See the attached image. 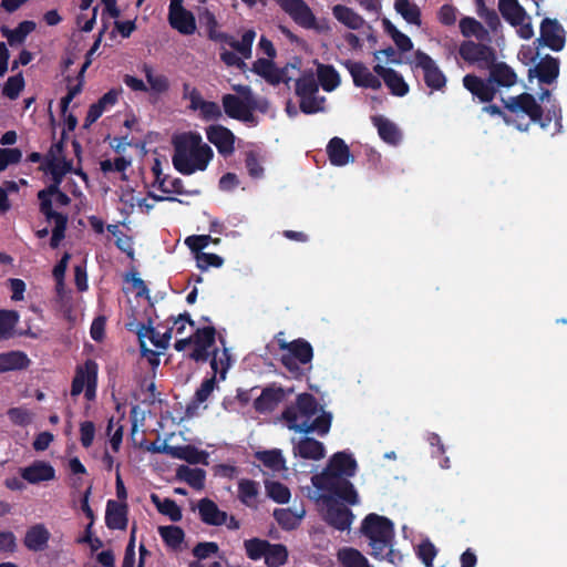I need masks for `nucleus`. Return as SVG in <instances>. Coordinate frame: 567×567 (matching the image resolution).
<instances>
[{
	"label": "nucleus",
	"mask_w": 567,
	"mask_h": 567,
	"mask_svg": "<svg viewBox=\"0 0 567 567\" xmlns=\"http://www.w3.org/2000/svg\"><path fill=\"white\" fill-rule=\"evenodd\" d=\"M281 420L289 430L297 433H316L324 436L330 431L332 414L324 411L311 393L303 392L297 395L293 403L285 408Z\"/></svg>",
	"instance_id": "f257e3e1"
},
{
	"label": "nucleus",
	"mask_w": 567,
	"mask_h": 567,
	"mask_svg": "<svg viewBox=\"0 0 567 567\" xmlns=\"http://www.w3.org/2000/svg\"><path fill=\"white\" fill-rule=\"evenodd\" d=\"M214 157L213 148L203 143L198 132L183 133L174 138L173 165L183 175L205 171Z\"/></svg>",
	"instance_id": "f03ea898"
},
{
	"label": "nucleus",
	"mask_w": 567,
	"mask_h": 567,
	"mask_svg": "<svg viewBox=\"0 0 567 567\" xmlns=\"http://www.w3.org/2000/svg\"><path fill=\"white\" fill-rule=\"evenodd\" d=\"M361 533L370 540L371 555L374 558H386L394 564V551L392 549L394 524L391 519L370 513L361 523Z\"/></svg>",
	"instance_id": "7ed1b4c3"
},
{
	"label": "nucleus",
	"mask_w": 567,
	"mask_h": 567,
	"mask_svg": "<svg viewBox=\"0 0 567 567\" xmlns=\"http://www.w3.org/2000/svg\"><path fill=\"white\" fill-rule=\"evenodd\" d=\"M236 94H225L221 97L223 109L230 118L241 121L244 123H256L254 115L255 107L252 101V91L248 85H234Z\"/></svg>",
	"instance_id": "20e7f679"
},
{
	"label": "nucleus",
	"mask_w": 567,
	"mask_h": 567,
	"mask_svg": "<svg viewBox=\"0 0 567 567\" xmlns=\"http://www.w3.org/2000/svg\"><path fill=\"white\" fill-rule=\"evenodd\" d=\"M348 478L336 474L319 473L311 477V482L319 491L328 492L329 496H334L349 505H355L359 502L358 493Z\"/></svg>",
	"instance_id": "39448f33"
},
{
	"label": "nucleus",
	"mask_w": 567,
	"mask_h": 567,
	"mask_svg": "<svg viewBox=\"0 0 567 567\" xmlns=\"http://www.w3.org/2000/svg\"><path fill=\"white\" fill-rule=\"evenodd\" d=\"M99 365L94 360L87 359L84 364L78 365L71 384V395L78 396L84 391L87 400L96 394Z\"/></svg>",
	"instance_id": "423d86ee"
},
{
	"label": "nucleus",
	"mask_w": 567,
	"mask_h": 567,
	"mask_svg": "<svg viewBox=\"0 0 567 567\" xmlns=\"http://www.w3.org/2000/svg\"><path fill=\"white\" fill-rule=\"evenodd\" d=\"M412 69L423 72L425 85L433 91H442L446 86L447 79L436 62L424 51L416 50L411 63Z\"/></svg>",
	"instance_id": "0eeeda50"
},
{
	"label": "nucleus",
	"mask_w": 567,
	"mask_h": 567,
	"mask_svg": "<svg viewBox=\"0 0 567 567\" xmlns=\"http://www.w3.org/2000/svg\"><path fill=\"white\" fill-rule=\"evenodd\" d=\"M458 54L465 62L475 64L480 70H488L497 59L494 48L471 40L460 45Z\"/></svg>",
	"instance_id": "6e6552de"
},
{
	"label": "nucleus",
	"mask_w": 567,
	"mask_h": 567,
	"mask_svg": "<svg viewBox=\"0 0 567 567\" xmlns=\"http://www.w3.org/2000/svg\"><path fill=\"white\" fill-rule=\"evenodd\" d=\"M535 42L559 52L566 44V30L557 19L544 18L539 27V38Z\"/></svg>",
	"instance_id": "1a4fd4ad"
},
{
	"label": "nucleus",
	"mask_w": 567,
	"mask_h": 567,
	"mask_svg": "<svg viewBox=\"0 0 567 567\" xmlns=\"http://www.w3.org/2000/svg\"><path fill=\"white\" fill-rule=\"evenodd\" d=\"M504 107L512 113L523 112L528 115L530 121L534 123H539L542 127H545L547 124L544 123L543 120V107L537 103L534 95L530 93H520L516 96H509L508 99H502Z\"/></svg>",
	"instance_id": "9d476101"
},
{
	"label": "nucleus",
	"mask_w": 567,
	"mask_h": 567,
	"mask_svg": "<svg viewBox=\"0 0 567 567\" xmlns=\"http://www.w3.org/2000/svg\"><path fill=\"white\" fill-rule=\"evenodd\" d=\"M276 3L301 28L322 31L316 16L303 0H275Z\"/></svg>",
	"instance_id": "9b49d317"
},
{
	"label": "nucleus",
	"mask_w": 567,
	"mask_h": 567,
	"mask_svg": "<svg viewBox=\"0 0 567 567\" xmlns=\"http://www.w3.org/2000/svg\"><path fill=\"white\" fill-rule=\"evenodd\" d=\"M323 501L326 503L323 520L337 530H348L354 518L352 511L331 496H324Z\"/></svg>",
	"instance_id": "f8f14e48"
},
{
	"label": "nucleus",
	"mask_w": 567,
	"mask_h": 567,
	"mask_svg": "<svg viewBox=\"0 0 567 567\" xmlns=\"http://www.w3.org/2000/svg\"><path fill=\"white\" fill-rule=\"evenodd\" d=\"M192 344L194 346L188 358L195 362H206L210 358L213 348L216 342V329L213 326L197 328L193 336H190Z\"/></svg>",
	"instance_id": "ddd939ff"
},
{
	"label": "nucleus",
	"mask_w": 567,
	"mask_h": 567,
	"mask_svg": "<svg viewBox=\"0 0 567 567\" xmlns=\"http://www.w3.org/2000/svg\"><path fill=\"white\" fill-rule=\"evenodd\" d=\"M169 25L184 35H192L196 31V19L192 11L184 7V0H171L168 6Z\"/></svg>",
	"instance_id": "4468645a"
},
{
	"label": "nucleus",
	"mask_w": 567,
	"mask_h": 567,
	"mask_svg": "<svg viewBox=\"0 0 567 567\" xmlns=\"http://www.w3.org/2000/svg\"><path fill=\"white\" fill-rule=\"evenodd\" d=\"M206 137L209 143L215 145L218 153L228 157L235 152V134L221 124H213L206 127Z\"/></svg>",
	"instance_id": "2eb2a0df"
},
{
	"label": "nucleus",
	"mask_w": 567,
	"mask_h": 567,
	"mask_svg": "<svg viewBox=\"0 0 567 567\" xmlns=\"http://www.w3.org/2000/svg\"><path fill=\"white\" fill-rule=\"evenodd\" d=\"M462 82L463 86L481 103H491L498 91L488 76L487 79H482L476 74H466Z\"/></svg>",
	"instance_id": "dca6fc26"
},
{
	"label": "nucleus",
	"mask_w": 567,
	"mask_h": 567,
	"mask_svg": "<svg viewBox=\"0 0 567 567\" xmlns=\"http://www.w3.org/2000/svg\"><path fill=\"white\" fill-rule=\"evenodd\" d=\"M291 391L290 389L287 392L282 386L276 384L268 385L264 388L260 395L254 400L252 406L257 413H270L275 411L279 403H281Z\"/></svg>",
	"instance_id": "f3484780"
},
{
	"label": "nucleus",
	"mask_w": 567,
	"mask_h": 567,
	"mask_svg": "<svg viewBox=\"0 0 567 567\" xmlns=\"http://www.w3.org/2000/svg\"><path fill=\"white\" fill-rule=\"evenodd\" d=\"M55 197V202L61 206H66L71 203V198L68 194L60 189L56 184H50L45 188L38 192L39 209L43 216H55L63 215L62 213L55 212L52 207V197Z\"/></svg>",
	"instance_id": "a211bd4d"
},
{
	"label": "nucleus",
	"mask_w": 567,
	"mask_h": 567,
	"mask_svg": "<svg viewBox=\"0 0 567 567\" xmlns=\"http://www.w3.org/2000/svg\"><path fill=\"white\" fill-rule=\"evenodd\" d=\"M342 65L349 71L355 86L372 90L381 89L382 84L379 78L372 74L362 62L346 60Z\"/></svg>",
	"instance_id": "6ab92c4d"
},
{
	"label": "nucleus",
	"mask_w": 567,
	"mask_h": 567,
	"mask_svg": "<svg viewBox=\"0 0 567 567\" xmlns=\"http://www.w3.org/2000/svg\"><path fill=\"white\" fill-rule=\"evenodd\" d=\"M559 75V60L549 54L543 56L535 68L528 70V79L537 78L540 83L551 84Z\"/></svg>",
	"instance_id": "aec40b11"
},
{
	"label": "nucleus",
	"mask_w": 567,
	"mask_h": 567,
	"mask_svg": "<svg viewBox=\"0 0 567 567\" xmlns=\"http://www.w3.org/2000/svg\"><path fill=\"white\" fill-rule=\"evenodd\" d=\"M357 461L351 454L346 452L334 453L321 473L336 474L340 477H352L357 472Z\"/></svg>",
	"instance_id": "412c9836"
},
{
	"label": "nucleus",
	"mask_w": 567,
	"mask_h": 567,
	"mask_svg": "<svg viewBox=\"0 0 567 567\" xmlns=\"http://www.w3.org/2000/svg\"><path fill=\"white\" fill-rule=\"evenodd\" d=\"M251 71L264 78L269 84L278 85L281 82L288 83L286 79V69H278L272 60L259 58L252 63Z\"/></svg>",
	"instance_id": "4be33fe9"
},
{
	"label": "nucleus",
	"mask_w": 567,
	"mask_h": 567,
	"mask_svg": "<svg viewBox=\"0 0 567 567\" xmlns=\"http://www.w3.org/2000/svg\"><path fill=\"white\" fill-rule=\"evenodd\" d=\"M50 538V530L44 524L38 523L27 529L23 538V545L30 551H43L47 549Z\"/></svg>",
	"instance_id": "5701e85b"
},
{
	"label": "nucleus",
	"mask_w": 567,
	"mask_h": 567,
	"mask_svg": "<svg viewBox=\"0 0 567 567\" xmlns=\"http://www.w3.org/2000/svg\"><path fill=\"white\" fill-rule=\"evenodd\" d=\"M216 388L217 377H215V374H212L209 378H205L200 386L195 391L193 399L186 405L185 415L187 417L197 416L199 405L208 400Z\"/></svg>",
	"instance_id": "b1692460"
},
{
	"label": "nucleus",
	"mask_w": 567,
	"mask_h": 567,
	"mask_svg": "<svg viewBox=\"0 0 567 567\" xmlns=\"http://www.w3.org/2000/svg\"><path fill=\"white\" fill-rule=\"evenodd\" d=\"M488 78L493 85L498 87H512L517 83V74L506 62L497 60L488 69Z\"/></svg>",
	"instance_id": "393cba45"
},
{
	"label": "nucleus",
	"mask_w": 567,
	"mask_h": 567,
	"mask_svg": "<svg viewBox=\"0 0 567 567\" xmlns=\"http://www.w3.org/2000/svg\"><path fill=\"white\" fill-rule=\"evenodd\" d=\"M200 520L209 526H221L226 524L228 514L220 511L217 504L208 497L202 498L197 505Z\"/></svg>",
	"instance_id": "a878e982"
},
{
	"label": "nucleus",
	"mask_w": 567,
	"mask_h": 567,
	"mask_svg": "<svg viewBox=\"0 0 567 567\" xmlns=\"http://www.w3.org/2000/svg\"><path fill=\"white\" fill-rule=\"evenodd\" d=\"M20 475L30 484L51 481L55 477L54 467L44 461H34L31 465L21 468Z\"/></svg>",
	"instance_id": "bb28decb"
},
{
	"label": "nucleus",
	"mask_w": 567,
	"mask_h": 567,
	"mask_svg": "<svg viewBox=\"0 0 567 567\" xmlns=\"http://www.w3.org/2000/svg\"><path fill=\"white\" fill-rule=\"evenodd\" d=\"M127 505L109 499L105 512V524L110 529L124 530L127 527Z\"/></svg>",
	"instance_id": "cd10ccee"
},
{
	"label": "nucleus",
	"mask_w": 567,
	"mask_h": 567,
	"mask_svg": "<svg viewBox=\"0 0 567 567\" xmlns=\"http://www.w3.org/2000/svg\"><path fill=\"white\" fill-rule=\"evenodd\" d=\"M295 455L305 460L319 461L324 457V445L312 437H303L293 446Z\"/></svg>",
	"instance_id": "c85d7f7f"
},
{
	"label": "nucleus",
	"mask_w": 567,
	"mask_h": 567,
	"mask_svg": "<svg viewBox=\"0 0 567 567\" xmlns=\"http://www.w3.org/2000/svg\"><path fill=\"white\" fill-rule=\"evenodd\" d=\"M371 121L377 127L378 134L383 142L390 145H396L400 143L402 135L399 127L393 122L383 115H374L371 117Z\"/></svg>",
	"instance_id": "c756f323"
},
{
	"label": "nucleus",
	"mask_w": 567,
	"mask_h": 567,
	"mask_svg": "<svg viewBox=\"0 0 567 567\" xmlns=\"http://www.w3.org/2000/svg\"><path fill=\"white\" fill-rule=\"evenodd\" d=\"M327 154L333 166H344L351 159L350 148L347 143L338 136L332 137L327 145Z\"/></svg>",
	"instance_id": "7c9ffc66"
},
{
	"label": "nucleus",
	"mask_w": 567,
	"mask_h": 567,
	"mask_svg": "<svg viewBox=\"0 0 567 567\" xmlns=\"http://www.w3.org/2000/svg\"><path fill=\"white\" fill-rule=\"evenodd\" d=\"M280 348L287 350L286 354L293 357L300 364H308L312 361L313 349L305 339H296L291 342L281 343Z\"/></svg>",
	"instance_id": "2f4dec72"
},
{
	"label": "nucleus",
	"mask_w": 567,
	"mask_h": 567,
	"mask_svg": "<svg viewBox=\"0 0 567 567\" xmlns=\"http://www.w3.org/2000/svg\"><path fill=\"white\" fill-rule=\"evenodd\" d=\"M256 38V32L252 29H249L244 32L241 35V40H235L231 35L225 34L220 37V42H224L231 47L236 52H238L244 59L251 58V49L252 43Z\"/></svg>",
	"instance_id": "473e14b6"
},
{
	"label": "nucleus",
	"mask_w": 567,
	"mask_h": 567,
	"mask_svg": "<svg viewBox=\"0 0 567 567\" xmlns=\"http://www.w3.org/2000/svg\"><path fill=\"white\" fill-rule=\"evenodd\" d=\"M498 10L502 17L513 27L522 24L526 18V11L518 0H498Z\"/></svg>",
	"instance_id": "72a5a7b5"
},
{
	"label": "nucleus",
	"mask_w": 567,
	"mask_h": 567,
	"mask_svg": "<svg viewBox=\"0 0 567 567\" xmlns=\"http://www.w3.org/2000/svg\"><path fill=\"white\" fill-rule=\"evenodd\" d=\"M30 364V359L22 351H8L0 353V373L23 370Z\"/></svg>",
	"instance_id": "f704fd0d"
},
{
	"label": "nucleus",
	"mask_w": 567,
	"mask_h": 567,
	"mask_svg": "<svg viewBox=\"0 0 567 567\" xmlns=\"http://www.w3.org/2000/svg\"><path fill=\"white\" fill-rule=\"evenodd\" d=\"M176 478L186 482L194 489L202 491L205 487L206 472L199 467L179 465L176 468Z\"/></svg>",
	"instance_id": "c9c22d12"
},
{
	"label": "nucleus",
	"mask_w": 567,
	"mask_h": 567,
	"mask_svg": "<svg viewBox=\"0 0 567 567\" xmlns=\"http://www.w3.org/2000/svg\"><path fill=\"white\" fill-rule=\"evenodd\" d=\"M332 14L340 23L351 30L361 29L365 22L358 12L344 4H336L332 8Z\"/></svg>",
	"instance_id": "e433bc0d"
},
{
	"label": "nucleus",
	"mask_w": 567,
	"mask_h": 567,
	"mask_svg": "<svg viewBox=\"0 0 567 567\" xmlns=\"http://www.w3.org/2000/svg\"><path fill=\"white\" fill-rule=\"evenodd\" d=\"M306 511L301 507L300 512L290 508H277L274 511V517L278 525L285 530H293L299 527Z\"/></svg>",
	"instance_id": "4c0bfd02"
},
{
	"label": "nucleus",
	"mask_w": 567,
	"mask_h": 567,
	"mask_svg": "<svg viewBox=\"0 0 567 567\" xmlns=\"http://www.w3.org/2000/svg\"><path fill=\"white\" fill-rule=\"evenodd\" d=\"M168 455L178 460H184L189 464H207V453L199 451L193 445L174 446V449H169Z\"/></svg>",
	"instance_id": "58836bf2"
},
{
	"label": "nucleus",
	"mask_w": 567,
	"mask_h": 567,
	"mask_svg": "<svg viewBox=\"0 0 567 567\" xmlns=\"http://www.w3.org/2000/svg\"><path fill=\"white\" fill-rule=\"evenodd\" d=\"M37 24L33 21L27 20L18 24L13 30L3 27L1 32L7 38L11 47L21 44L25 41V38L35 29Z\"/></svg>",
	"instance_id": "ea45409f"
},
{
	"label": "nucleus",
	"mask_w": 567,
	"mask_h": 567,
	"mask_svg": "<svg viewBox=\"0 0 567 567\" xmlns=\"http://www.w3.org/2000/svg\"><path fill=\"white\" fill-rule=\"evenodd\" d=\"M394 9L408 23L416 27L422 24L420 8L410 0H395Z\"/></svg>",
	"instance_id": "a19ab883"
},
{
	"label": "nucleus",
	"mask_w": 567,
	"mask_h": 567,
	"mask_svg": "<svg viewBox=\"0 0 567 567\" xmlns=\"http://www.w3.org/2000/svg\"><path fill=\"white\" fill-rule=\"evenodd\" d=\"M318 83L327 92L333 91L340 84V76L337 70L329 64H319L317 69Z\"/></svg>",
	"instance_id": "79ce46f5"
},
{
	"label": "nucleus",
	"mask_w": 567,
	"mask_h": 567,
	"mask_svg": "<svg viewBox=\"0 0 567 567\" xmlns=\"http://www.w3.org/2000/svg\"><path fill=\"white\" fill-rule=\"evenodd\" d=\"M158 534L166 546L174 550L179 549L185 539L183 528L176 525L159 526Z\"/></svg>",
	"instance_id": "37998d69"
},
{
	"label": "nucleus",
	"mask_w": 567,
	"mask_h": 567,
	"mask_svg": "<svg viewBox=\"0 0 567 567\" xmlns=\"http://www.w3.org/2000/svg\"><path fill=\"white\" fill-rule=\"evenodd\" d=\"M460 31L463 37H475L480 41H483L488 37V32L483 24L471 17H464L460 20Z\"/></svg>",
	"instance_id": "c03bdc74"
},
{
	"label": "nucleus",
	"mask_w": 567,
	"mask_h": 567,
	"mask_svg": "<svg viewBox=\"0 0 567 567\" xmlns=\"http://www.w3.org/2000/svg\"><path fill=\"white\" fill-rule=\"evenodd\" d=\"M20 319L17 310L0 309V340H7L13 336V330Z\"/></svg>",
	"instance_id": "a18cd8bd"
},
{
	"label": "nucleus",
	"mask_w": 567,
	"mask_h": 567,
	"mask_svg": "<svg viewBox=\"0 0 567 567\" xmlns=\"http://www.w3.org/2000/svg\"><path fill=\"white\" fill-rule=\"evenodd\" d=\"M288 560L287 547L282 544H270L265 555V563L268 567H280Z\"/></svg>",
	"instance_id": "49530a36"
},
{
	"label": "nucleus",
	"mask_w": 567,
	"mask_h": 567,
	"mask_svg": "<svg viewBox=\"0 0 567 567\" xmlns=\"http://www.w3.org/2000/svg\"><path fill=\"white\" fill-rule=\"evenodd\" d=\"M152 501L155 503L158 512L168 516L172 522H179L182 519V509L175 501L171 498L159 501L158 496L155 494L152 495Z\"/></svg>",
	"instance_id": "de8ad7c7"
},
{
	"label": "nucleus",
	"mask_w": 567,
	"mask_h": 567,
	"mask_svg": "<svg viewBox=\"0 0 567 567\" xmlns=\"http://www.w3.org/2000/svg\"><path fill=\"white\" fill-rule=\"evenodd\" d=\"M143 72L153 92L161 94L169 89L168 79L163 74H154V70L151 65L145 63L143 65Z\"/></svg>",
	"instance_id": "09e8293b"
},
{
	"label": "nucleus",
	"mask_w": 567,
	"mask_h": 567,
	"mask_svg": "<svg viewBox=\"0 0 567 567\" xmlns=\"http://www.w3.org/2000/svg\"><path fill=\"white\" fill-rule=\"evenodd\" d=\"M339 559L343 567H370L368 559L354 548H343L340 550Z\"/></svg>",
	"instance_id": "8fccbe9b"
},
{
	"label": "nucleus",
	"mask_w": 567,
	"mask_h": 567,
	"mask_svg": "<svg viewBox=\"0 0 567 567\" xmlns=\"http://www.w3.org/2000/svg\"><path fill=\"white\" fill-rule=\"evenodd\" d=\"M319 91V83L312 73L303 74L296 81V94L299 97L315 95Z\"/></svg>",
	"instance_id": "3c124183"
},
{
	"label": "nucleus",
	"mask_w": 567,
	"mask_h": 567,
	"mask_svg": "<svg viewBox=\"0 0 567 567\" xmlns=\"http://www.w3.org/2000/svg\"><path fill=\"white\" fill-rule=\"evenodd\" d=\"M199 21L206 28L207 35L210 40L220 41V37L226 34L224 32H217V19L207 8L199 12Z\"/></svg>",
	"instance_id": "603ef678"
},
{
	"label": "nucleus",
	"mask_w": 567,
	"mask_h": 567,
	"mask_svg": "<svg viewBox=\"0 0 567 567\" xmlns=\"http://www.w3.org/2000/svg\"><path fill=\"white\" fill-rule=\"evenodd\" d=\"M24 85L25 82L22 73L20 72L13 76L8 78L3 85L2 94L9 100H17L21 91L24 89Z\"/></svg>",
	"instance_id": "864d4df0"
},
{
	"label": "nucleus",
	"mask_w": 567,
	"mask_h": 567,
	"mask_svg": "<svg viewBox=\"0 0 567 567\" xmlns=\"http://www.w3.org/2000/svg\"><path fill=\"white\" fill-rule=\"evenodd\" d=\"M244 546L248 558L251 560H258L261 557L265 558L267 549L269 548V542L259 538H251L245 540Z\"/></svg>",
	"instance_id": "5fc2aeb1"
},
{
	"label": "nucleus",
	"mask_w": 567,
	"mask_h": 567,
	"mask_svg": "<svg viewBox=\"0 0 567 567\" xmlns=\"http://www.w3.org/2000/svg\"><path fill=\"white\" fill-rule=\"evenodd\" d=\"M385 85L389 87L391 94L395 96H404L409 93V85L404 81L403 76L398 72L393 71L388 79L384 81Z\"/></svg>",
	"instance_id": "6e6d98bb"
},
{
	"label": "nucleus",
	"mask_w": 567,
	"mask_h": 567,
	"mask_svg": "<svg viewBox=\"0 0 567 567\" xmlns=\"http://www.w3.org/2000/svg\"><path fill=\"white\" fill-rule=\"evenodd\" d=\"M268 496L279 504H286L290 498L289 488L280 482H270L266 485Z\"/></svg>",
	"instance_id": "4d7b16f0"
},
{
	"label": "nucleus",
	"mask_w": 567,
	"mask_h": 567,
	"mask_svg": "<svg viewBox=\"0 0 567 567\" xmlns=\"http://www.w3.org/2000/svg\"><path fill=\"white\" fill-rule=\"evenodd\" d=\"M436 555L437 549L431 540L425 539L419 544L416 556L426 567H433Z\"/></svg>",
	"instance_id": "13d9d810"
},
{
	"label": "nucleus",
	"mask_w": 567,
	"mask_h": 567,
	"mask_svg": "<svg viewBox=\"0 0 567 567\" xmlns=\"http://www.w3.org/2000/svg\"><path fill=\"white\" fill-rule=\"evenodd\" d=\"M256 457L267 467L278 470L284 463L281 452L278 450L261 451L256 453Z\"/></svg>",
	"instance_id": "bf43d9fd"
},
{
	"label": "nucleus",
	"mask_w": 567,
	"mask_h": 567,
	"mask_svg": "<svg viewBox=\"0 0 567 567\" xmlns=\"http://www.w3.org/2000/svg\"><path fill=\"white\" fill-rule=\"evenodd\" d=\"M326 99L323 96L318 97L317 94L300 97V110L305 114H315L323 111L322 104Z\"/></svg>",
	"instance_id": "052dcab7"
},
{
	"label": "nucleus",
	"mask_w": 567,
	"mask_h": 567,
	"mask_svg": "<svg viewBox=\"0 0 567 567\" xmlns=\"http://www.w3.org/2000/svg\"><path fill=\"white\" fill-rule=\"evenodd\" d=\"M239 499L244 504L258 495V483L252 480H241L238 484Z\"/></svg>",
	"instance_id": "680f3d73"
},
{
	"label": "nucleus",
	"mask_w": 567,
	"mask_h": 567,
	"mask_svg": "<svg viewBox=\"0 0 567 567\" xmlns=\"http://www.w3.org/2000/svg\"><path fill=\"white\" fill-rule=\"evenodd\" d=\"M198 111L200 112V117L204 121H218L223 116V112L218 103L213 101H204L200 103Z\"/></svg>",
	"instance_id": "e2e57ef3"
},
{
	"label": "nucleus",
	"mask_w": 567,
	"mask_h": 567,
	"mask_svg": "<svg viewBox=\"0 0 567 567\" xmlns=\"http://www.w3.org/2000/svg\"><path fill=\"white\" fill-rule=\"evenodd\" d=\"M245 165L248 174L252 178H260L264 175V167L260 164L259 156L256 152L249 151L246 153Z\"/></svg>",
	"instance_id": "0e129e2a"
},
{
	"label": "nucleus",
	"mask_w": 567,
	"mask_h": 567,
	"mask_svg": "<svg viewBox=\"0 0 567 567\" xmlns=\"http://www.w3.org/2000/svg\"><path fill=\"white\" fill-rule=\"evenodd\" d=\"M197 267L202 270H207L209 267L219 268L224 264V259L212 252H200L196 255Z\"/></svg>",
	"instance_id": "69168bd1"
},
{
	"label": "nucleus",
	"mask_w": 567,
	"mask_h": 567,
	"mask_svg": "<svg viewBox=\"0 0 567 567\" xmlns=\"http://www.w3.org/2000/svg\"><path fill=\"white\" fill-rule=\"evenodd\" d=\"M280 362L291 373L292 378L295 379H301L302 377L306 375V372L310 370V368H301L297 359L286 353L281 355Z\"/></svg>",
	"instance_id": "338daca9"
},
{
	"label": "nucleus",
	"mask_w": 567,
	"mask_h": 567,
	"mask_svg": "<svg viewBox=\"0 0 567 567\" xmlns=\"http://www.w3.org/2000/svg\"><path fill=\"white\" fill-rule=\"evenodd\" d=\"M219 551V546L215 542H202L193 548V555L198 559H206Z\"/></svg>",
	"instance_id": "774afa93"
}]
</instances>
